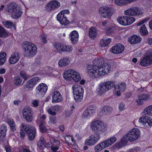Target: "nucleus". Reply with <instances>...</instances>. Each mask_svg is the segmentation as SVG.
Wrapping results in <instances>:
<instances>
[{
  "mask_svg": "<svg viewBox=\"0 0 152 152\" xmlns=\"http://www.w3.org/2000/svg\"><path fill=\"white\" fill-rule=\"evenodd\" d=\"M94 65H88L87 71L92 78H100L107 74L111 69V65L105 63L102 58H95L93 61Z\"/></svg>",
  "mask_w": 152,
  "mask_h": 152,
  "instance_id": "f257e3e1",
  "label": "nucleus"
},
{
  "mask_svg": "<svg viewBox=\"0 0 152 152\" xmlns=\"http://www.w3.org/2000/svg\"><path fill=\"white\" fill-rule=\"evenodd\" d=\"M48 139L50 141V142L45 141L43 137H41L37 143L38 147L40 149H42L43 146L47 147H51V150L54 152L58 150L59 146L60 145V142L52 137H49Z\"/></svg>",
  "mask_w": 152,
  "mask_h": 152,
  "instance_id": "f03ea898",
  "label": "nucleus"
},
{
  "mask_svg": "<svg viewBox=\"0 0 152 152\" xmlns=\"http://www.w3.org/2000/svg\"><path fill=\"white\" fill-rule=\"evenodd\" d=\"M6 10L13 19L20 18L23 13L20 6L14 2H10L7 4Z\"/></svg>",
  "mask_w": 152,
  "mask_h": 152,
  "instance_id": "7ed1b4c3",
  "label": "nucleus"
},
{
  "mask_svg": "<svg viewBox=\"0 0 152 152\" xmlns=\"http://www.w3.org/2000/svg\"><path fill=\"white\" fill-rule=\"evenodd\" d=\"M90 129L94 132L103 133L107 130V125L102 121L95 119L90 123Z\"/></svg>",
  "mask_w": 152,
  "mask_h": 152,
  "instance_id": "20e7f679",
  "label": "nucleus"
},
{
  "mask_svg": "<svg viewBox=\"0 0 152 152\" xmlns=\"http://www.w3.org/2000/svg\"><path fill=\"white\" fill-rule=\"evenodd\" d=\"M22 47L25 55L30 57L34 56L37 52V46L29 42H23L22 44Z\"/></svg>",
  "mask_w": 152,
  "mask_h": 152,
  "instance_id": "39448f33",
  "label": "nucleus"
},
{
  "mask_svg": "<svg viewBox=\"0 0 152 152\" xmlns=\"http://www.w3.org/2000/svg\"><path fill=\"white\" fill-rule=\"evenodd\" d=\"M63 77L66 80H73L78 82L81 79L79 73L76 71L72 69L65 71L63 73Z\"/></svg>",
  "mask_w": 152,
  "mask_h": 152,
  "instance_id": "423d86ee",
  "label": "nucleus"
},
{
  "mask_svg": "<svg viewBox=\"0 0 152 152\" xmlns=\"http://www.w3.org/2000/svg\"><path fill=\"white\" fill-rule=\"evenodd\" d=\"M113 86V82L108 81L101 82L96 89L97 94L100 96L104 95L107 92L112 89Z\"/></svg>",
  "mask_w": 152,
  "mask_h": 152,
  "instance_id": "0eeeda50",
  "label": "nucleus"
},
{
  "mask_svg": "<svg viewBox=\"0 0 152 152\" xmlns=\"http://www.w3.org/2000/svg\"><path fill=\"white\" fill-rule=\"evenodd\" d=\"M74 98L77 102H80L83 99L84 89L82 87L78 85H74L72 87Z\"/></svg>",
  "mask_w": 152,
  "mask_h": 152,
  "instance_id": "6e6552de",
  "label": "nucleus"
},
{
  "mask_svg": "<svg viewBox=\"0 0 152 152\" xmlns=\"http://www.w3.org/2000/svg\"><path fill=\"white\" fill-rule=\"evenodd\" d=\"M54 48L59 53L66 52L70 53L73 50L72 46L70 45L56 42L54 44Z\"/></svg>",
  "mask_w": 152,
  "mask_h": 152,
  "instance_id": "1a4fd4ad",
  "label": "nucleus"
},
{
  "mask_svg": "<svg viewBox=\"0 0 152 152\" xmlns=\"http://www.w3.org/2000/svg\"><path fill=\"white\" fill-rule=\"evenodd\" d=\"M140 134V130L137 128H134L130 129L126 134V136L130 142H132L139 138Z\"/></svg>",
  "mask_w": 152,
  "mask_h": 152,
  "instance_id": "9d476101",
  "label": "nucleus"
},
{
  "mask_svg": "<svg viewBox=\"0 0 152 152\" xmlns=\"http://www.w3.org/2000/svg\"><path fill=\"white\" fill-rule=\"evenodd\" d=\"M117 20L121 25L126 26L133 23L135 21L136 19L133 17L123 16L118 17Z\"/></svg>",
  "mask_w": 152,
  "mask_h": 152,
  "instance_id": "9b49d317",
  "label": "nucleus"
},
{
  "mask_svg": "<svg viewBox=\"0 0 152 152\" xmlns=\"http://www.w3.org/2000/svg\"><path fill=\"white\" fill-rule=\"evenodd\" d=\"M99 13L102 17L104 18H108L113 13V9L110 7L103 6L99 8Z\"/></svg>",
  "mask_w": 152,
  "mask_h": 152,
  "instance_id": "f8f14e48",
  "label": "nucleus"
},
{
  "mask_svg": "<svg viewBox=\"0 0 152 152\" xmlns=\"http://www.w3.org/2000/svg\"><path fill=\"white\" fill-rule=\"evenodd\" d=\"M48 87L44 83L39 84L35 89L36 95L37 96H43L46 93Z\"/></svg>",
  "mask_w": 152,
  "mask_h": 152,
  "instance_id": "ddd939ff",
  "label": "nucleus"
},
{
  "mask_svg": "<svg viewBox=\"0 0 152 152\" xmlns=\"http://www.w3.org/2000/svg\"><path fill=\"white\" fill-rule=\"evenodd\" d=\"M114 90V94L117 96H121V93L125 90L126 88V84L124 82L119 83L113 86Z\"/></svg>",
  "mask_w": 152,
  "mask_h": 152,
  "instance_id": "4468645a",
  "label": "nucleus"
},
{
  "mask_svg": "<svg viewBox=\"0 0 152 152\" xmlns=\"http://www.w3.org/2000/svg\"><path fill=\"white\" fill-rule=\"evenodd\" d=\"M124 13L126 15L132 17L139 15L142 14V12L139 8L136 7H132L128 8L124 11Z\"/></svg>",
  "mask_w": 152,
  "mask_h": 152,
  "instance_id": "2eb2a0df",
  "label": "nucleus"
},
{
  "mask_svg": "<svg viewBox=\"0 0 152 152\" xmlns=\"http://www.w3.org/2000/svg\"><path fill=\"white\" fill-rule=\"evenodd\" d=\"M60 2L57 0H52L46 4L45 9L48 11H54L60 7Z\"/></svg>",
  "mask_w": 152,
  "mask_h": 152,
  "instance_id": "dca6fc26",
  "label": "nucleus"
},
{
  "mask_svg": "<svg viewBox=\"0 0 152 152\" xmlns=\"http://www.w3.org/2000/svg\"><path fill=\"white\" fill-rule=\"evenodd\" d=\"M100 138V136L99 134L96 133L91 135L88 139H86L85 141V144L88 145H93L97 142Z\"/></svg>",
  "mask_w": 152,
  "mask_h": 152,
  "instance_id": "f3484780",
  "label": "nucleus"
},
{
  "mask_svg": "<svg viewBox=\"0 0 152 152\" xmlns=\"http://www.w3.org/2000/svg\"><path fill=\"white\" fill-rule=\"evenodd\" d=\"M95 112L94 107L90 106L86 108L83 111L82 115V118L87 119H90Z\"/></svg>",
  "mask_w": 152,
  "mask_h": 152,
  "instance_id": "a211bd4d",
  "label": "nucleus"
},
{
  "mask_svg": "<svg viewBox=\"0 0 152 152\" xmlns=\"http://www.w3.org/2000/svg\"><path fill=\"white\" fill-rule=\"evenodd\" d=\"M23 116L26 120L28 122L31 121L33 119L32 111L29 107H25L22 111Z\"/></svg>",
  "mask_w": 152,
  "mask_h": 152,
  "instance_id": "6ab92c4d",
  "label": "nucleus"
},
{
  "mask_svg": "<svg viewBox=\"0 0 152 152\" xmlns=\"http://www.w3.org/2000/svg\"><path fill=\"white\" fill-rule=\"evenodd\" d=\"M20 54L17 52L12 53L8 59V62L10 64L17 63L20 59Z\"/></svg>",
  "mask_w": 152,
  "mask_h": 152,
  "instance_id": "aec40b11",
  "label": "nucleus"
},
{
  "mask_svg": "<svg viewBox=\"0 0 152 152\" xmlns=\"http://www.w3.org/2000/svg\"><path fill=\"white\" fill-rule=\"evenodd\" d=\"M138 122L143 125L151 126H152V119L148 116H145L140 118Z\"/></svg>",
  "mask_w": 152,
  "mask_h": 152,
  "instance_id": "412c9836",
  "label": "nucleus"
},
{
  "mask_svg": "<svg viewBox=\"0 0 152 152\" xmlns=\"http://www.w3.org/2000/svg\"><path fill=\"white\" fill-rule=\"evenodd\" d=\"M40 79L39 77H33L28 81L26 83L25 86L28 89H32L38 82L39 81Z\"/></svg>",
  "mask_w": 152,
  "mask_h": 152,
  "instance_id": "4be33fe9",
  "label": "nucleus"
},
{
  "mask_svg": "<svg viewBox=\"0 0 152 152\" xmlns=\"http://www.w3.org/2000/svg\"><path fill=\"white\" fill-rule=\"evenodd\" d=\"M152 64V53H149L141 61L140 64L142 66H146Z\"/></svg>",
  "mask_w": 152,
  "mask_h": 152,
  "instance_id": "5701e85b",
  "label": "nucleus"
},
{
  "mask_svg": "<svg viewBox=\"0 0 152 152\" xmlns=\"http://www.w3.org/2000/svg\"><path fill=\"white\" fill-rule=\"evenodd\" d=\"M113 110L112 107L105 106L102 107L101 110L98 113L99 116L103 115H108L110 114Z\"/></svg>",
  "mask_w": 152,
  "mask_h": 152,
  "instance_id": "b1692460",
  "label": "nucleus"
},
{
  "mask_svg": "<svg viewBox=\"0 0 152 152\" xmlns=\"http://www.w3.org/2000/svg\"><path fill=\"white\" fill-rule=\"evenodd\" d=\"M124 50V46L121 44H118L112 47L111 52L115 54H120Z\"/></svg>",
  "mask_w": 152,
  "mask_h": 152,
  "instance_id": "393cba45",
  "label": "nucleus"
},
{
  "mask_svg": "<svg viewBox=\"0 0 152 152\" xmlns=\"http://www.w3.org/2000/svg\"><path fill=\"white\" fill-rule=\"evenodd\" d=\"M70 63L69 57H64L61 58L58 61V66L60 67H65L68 66Z\"/></svg>",
  "mask_w": 152,
  "mask_h": 152,
  "instance_id": "a878e982",
  "label": "nucleus"
},
{
  "mask_svg": "<svg viewBox=\"0 0 152 152\" xmlns=\"http://www.w3.org/2000/svg\"><path fill=\"white\" fill-rule=\"evenodd\" d=\"M52 103H57L61 102L63 99L61 93L58 91L54 92L52 95Z\"/></svg>",
  "mask_w": 152,
  "mask_h": 152,
  "instance_id": "bb28decb",
  "label": "nucleus"
},
{
  "mask_svg": "<svg viewBox=\"0 0 152 152\" xmlns=\"http://www.w3.org/2000/svg\"><path fill=\"white\" fill-rule=\"evenodd\" d=\"M70 37L72 43H77L78 41L79 38L78 32L75 30L72 31L70 34Z\"/></svg>",
  "mask_w": 152,
  "mask_h": 152,
  "instance_id": "cd10ccee",
  "label": "nucleus"
},
{
  "mask_svg": "<svg viewBox=\"0 0 152 152\" xmlns=\"http://www.w3.org/2000/svg\"><path fill=\"white\" fill-rule=\"evenodd\" d=\"M98 32V31L96 28L92 26L89 29V36L91 39H94L96 37Z\"/></svg>",
  "mask_w": 152,
  "mask_h": 152,
  "instance_id": "c85d7f7f",
  "label": "nucleus"
},
{
  "mask_svg": "<svg viewBox=\"0 0 152 152\" xmlns=\"http://www.w3.org/2000/svg\"><path fill=\"white\" fill-rule=\"evenodd\" d=\"M107 147H108L104 141L96 145L94 149L96 152H99Z\"/></svg>",
  "mask_w": 152,
  "mask_h": 152,
  "instance_id": "c756f323",
  "label": "nucleus"
},
{
  "mask_svg": "<svg viewBox=\"0 0 152 152\" xmlns=\"http://www.w3.org/2000/svg\"><path fill=\"white\" fill-rule=\"evenodd\" d=\"M141 40L142 38L140 36L136 35H134L129 38V41L132 44L139 43Z\"/></svg>",
  "mask_w": 152,
  "mask_h": 152,
  "instance_id": "7c9ffc66",
  "label": "nucleus"
},
{
  "mask_svg": "<svg viewBox=\"0 0 152 152\" xmlns=\"http://www.w3.org/2000/svg\"><path fill=\"white\" fill-rule=\"evenodd\" d=\"M57 19L60 22V24L62 25L66 26L69 23V20L66 19L65 16H57Z\"/></svg>",
  "mask_w": 152,
  "mask_h": 152,
  "instance_id": "2f4dec72",
  "label": "nucleus"
},
{
  "mask_svg": "<svg viewBox=\"0 0 152 152\" xmlns=\"http://www.w3.org/2000/svg\"><path fill=\"white\" fill-rule=\"evenodd\" d=\"M142 113L146 115L152 116V105H149L145 107Z\"/></svg>",
  "mask_w": 152,
  "mask_h": 152,
  "instance_id": "473e14b6",
  "label": "nucleus"
},
{
  "mask_svg": "<svg viewBox=\"0 0 152 152\" xmlns=\"http://www.w3.org/2000/svg\"><path fill=\"white\" fill-rule=\"evenodd\" d=\"M2 23L4 26L7 28H15V24L9 20H6L2 22Z\"/></svg>",
  "mask_w": 152,
  "mask_h": 152,
  "instance_id": "72a5a7b5",
  "label": "nucleus"
},
{
  "mask_svg": "<svg viewBox=\"0 0 152 152\" xmlns=\"http://www.w3.org/2000/svg\"><path fill=\"white\" fill-rule=\"evenodd\" d=\"M66 142L69 145H74L75 143V141L72 136L69 135L66 136L65 137Z\"/></svg>",
  "mask_w": 152,
  "mask_h": 152,
  "instance_id": "f704fd0d",
  "label": "nucleus"
},
{
  "mask_svg": "<svg viewBox=\"0 0 152 152\" xmlns=\"http://www.w3.org/2000/svg\"><path fill=\"white\" fill-rule=\"evenodd\" d=\"M111 41V39L110 38L107 39H102L99 42L100 46L102 48L107 47L110 44Z\"/></svg>",
  "mask_w": 152,
  "mask_h": 152,
  "instance_id": "c9c22d12",
  "label": "nucleus"
},
{
  "mask_svg": "<svg viewBox=\"0 0 152 152\" xmlns=\"http://www.w3.org/2000/svg\"><path fill=\"white\" fill-rule=\"evenodd\" d=\"M39 128L41 132H48V130L45 126V122L44 121H40L39 122Z\"/></svg>",
  "mask_w": 152,
  "mask_h": 152,
  "instance_id": "e433bc0d",
  "label": "nucleus"
},
{
  "mask_svg": "<svg viewBox=\"0 0 152 152\" xmlns=\"http://www.w3.org/2000/svg\"><path fill=\"white\" fill-rule=\"evenodd\" d=\"M36 129L35 127L32 128V130L28 132V137L29 140H33L36 134Z\"/></svg>",
  "mask_w": 152,
  "mask_h": 152,
  "instance_id": "4c0bfd02",
  "label": "nucleus"
},
{
  "mask_svg": "<svg viewBox=\"0 0 152 152\" xmlns=\"http://www.w3.org/2000/svg\"><path fill=\"white\" fill-rule=\"evenodd\" d=\"M116 137H115L113 136L110 137L109 139L104 141L108 147L114 143L115 142H116Z\"/></svg>",
  "mask_w": 152,
  "mask_h": 152,
  "instance_id": "58836bf2",
  "label": "nucleus"
},
{
  "mask_svg": "<svg viewBox=\"0 0 152 152\" xmlns=\"http://www.w3.org/2000/svg\"><path fill=\"white\" fill-rule=\"evenodd\" d=\"M6 54L4 52H1L0 53V66H2L4 64L6 58Z\"/></svg>",
  "mask_w": 152,
  "mask_h": 152,
  "instance_id": "ea45409f",
  "label": "nucleus"
},
{
  "mask_svg": "<svg viewBox=\"0 0 152 152\" xmlns=\"http://www.w3.org/2000/svg\"><path fill=\"white\" fill-rule=\"evenodd\" d=\"M139 98H141L144 101H147L151 99L150 95L147 93H145L138 95Z\"/></svg>",
  "mask_w": 152,
  "mask_h": 152,
  "instance_id": "a19ab883",
  "label": "nucleus"
},
{
  "mask_svg": "<svg viewBox=\"0 0 152 152\" xmlns=\"http://www.w3.org/2000/svg\"><path fill=\"white\" fill-rule=\"evenodd\" d=\"M7 127L4 125L0 126V136L4 137L6 134Z\"/></svg>",
  "mask_w": 152,
  "mask_h": 152,
  "instance_id": "79ce46f5",
  "label": "nucleus"
},
{
  "mask_svg": "<svg viewBox=\"0 0 152 152\" xmlns=\"http://www.w3.org/2000/svg\"><path fill=\"white\" fill-rule=\"evenodd\" d=\"M21 129L25 132H27L28 131H30L32 130V128H35V127H32L31 126H29L27 125L22 124L21 125Z\"/></svg>",
  "mask_w": 152,
  "mask_h": 152,
  "instance_id": "37998d69",
  "label": "nucleus"
},
{
  "mask_svg": "<svg viewBox=\"0 0 152 152\" xmlns=\"http://www.w3.org/2000/svg\"><path fill=\"white\" fill-rule=\"evenodd\" d=\"M19 74L20 76L24 79L25 81L28 79L29 77L28 75L23 70H22L20 71Z\"/></svg>",
  "mask_w": 152,
  "mask_h": 152,
  "instance_id": "c03bdc74",
  "label": "nucleus"
},
{
  "mask_svg": "<svg viewBox=\"0 0 152 152\" xmlns=\"http://www.w3.org/2000/svg\"><path fill=\"white\" fill-rule=\"evenodd\" d=\"M8 36V33L0 26V37L5 38Z\"/></svg>",
  "mask_w": 152,
  "mask_h": 152,
  "instance_id": "a18cd8bd",
  "label": "nucleus"
},
{
  "mask_svg": "<svg viewBox=\"0 0 152 152\" xmlns=\"http://www.w3.org/2000/svg\"><path fill=\"white\" fill-rule=\"evenodd\" d=\"M52 110L56 113V115L62 110L61 106L58 105H56L52 107Z\"/></svg>",
  "mask_w": 152,
  "mask_h": 152,
  "instance_id": "49530a36",
  "label": "nucleus"
},
{
  "mask_svg": "<svg viewBox=\"0 0 152 152\" xmlns=\"http://www.w3.org/2000/svg\"><path fill=\"white\" fill-rule=\"evenodd\" d=\"M39 101L37 99L33 100L31 102V105L32 107H37L39 105Z\"/></svg>",
  "mask_w": 152,
  "mask_h": 152,
  "instance_id": "de8ad7c7",
  "label": "nucleus"
},
{
  "mask_svg": "<svg viewBox=\"0 0 152 152\" xmlns=\"http://www.w3.org/2000/svg\"><path fill=\"white\" fill-rule=\"evenodd\" d=\"M140 31L143 35H146L148 34V31L145 25H143L140 28Z\"/></svg>",
  "mask_w": 152,
  "mask_h": 152,
  "instance_id": "09e8293b",
  "label": "nucleus"
},
{
  "mask_svg": "<svg viewBox=\"0 0 152 152\" xmlns=\"http://www.w3.org/2000/svg\"><path fill=\"white\" fill-rule=\"evenodd\" d=\"M120 142H119L116 144H115L111 148L112 150H114L116 149H120L123 147L121 143Z\"/></svg>",
  "mask_w": 152,
  "mask_h": 152,
  "instance_id": "8fccbe9b",
  "label": "nucleus"
},
{
  "mask_svg": "<svg viewBox=\"0 0 152 152\" xmlns=\"http://www.w3.org/2000/svg\"><path fill=\"white\" fill-rule=\"evenodd\" d=\"M22 80L20 77H16L15 78V84L16 85H20L22 83Z\"/></svg>",
  "mask_w": 152,
  "mask_h": 152,
  "instance_id": "3c124183",
  "label": "nucleus"
},
{
  "mask_svg": "<svg viewBox=\"0 0 152 152\" xmlns=\"http://www.w3.org/2000/svg\"><path fill=\"white\" fill-rule=\"evenodd\" d=\"M69 10H64L61 11L57 15L62 16H65L66 14H69Z\"/></svg>",
  "mask_w": 152,
  "mask_h": 152,
  "instance_id": "603ef678",
  "label": "nucleus"
},
{
  "mask_svg": "<svg viewBox=\"0 0 152 152\" xmlns=\"http://www.w3.org/2000/svg\"><path fill=\"white\" fill-rule=\"evenodd\" d=\"M129 141L128 140V139L127 138H126V135L125 136L123 137L121 140L120 141L121 143V144L123 147L126 145L127 142L128 141Z\"/></svg>",
  "mask_w": 152,
  "mask_h": 152,
  "instance_id": "864d4df0",
  "label": "nucleus"
},
{
  "mask_svg": "<svg viewBox=\"0 0 152 152\" xmlns=\"http://www.w3.org/2000/svg\"><path fill=\"white\" fill-rule=\"evenodd\" d=\"M7 123L10 127L15 125L14 121L12 119H8L7 120Z\"/></svg>",
  "mask_w": 152,
  "mask_h": 152,
  "instance_id": "5fc2aeb1",
  "label": "nucleus"
},
{
  "mask_svg": "<svg viewBox=\"0 0 152 152\" xmlns=\"http://www.w3.org/2000/svg\"><path fill=\"white\" fill-rule=\"evenodd\" d=\"M150 19V18L148 17L145 18L143 20H141L137 24V26H139L142 25L143 24L149 20Z\"/></svg>",
  "mask_w": 152,
  "mask_h": 152,
  "instance_id": "6e6d98bb",
  "label": "nucleus"
},
{
  "mask_svg": "<svg viewBox=\"0 0 152 152\" xmlns=\"http://www.w3.org/2000/svg\"><path fill=\"white\" fill-rule=\"evenodd\" d=\"M41 40L42 42L44 44H45L47 43V36L45 34H42L41 35Z\"/></svg>",
  "mask_w": 152,
  "mask_h": 152,
  "instance_id": "4d7b16f0",
  "label": "nucleus"
},
{
  "mask_svg": "<svg viewBox=\"0 0 152 152\" xmlns=\"http://www.w3.org/2000/svg\"><path fill=\"white\" fill-rule=\"evenodd\" d=\"M19 152H31L29 149L22 147L20 148L19 149Z\"/></svg>",
  "mask_w": 152,
  "mask_h": 152,
  "instance_id": "13d9d810",
  "label": "nucleus"
},
{
  "mask_svg": "<svg viewBox=\"0 0 152 152\" xmlns=\"http://www.w3.org/2000/svg\"><path fill=\"white\" fill-rule=\"evenodd\" d=\"M56 122V119L55 117H50L49 118V120L48 123L50 124H54Z\"/></svg>",
  "mask_w": 152,
  "mask_h": 152,
  "instance_id": "bf43d9fd",
  "label": "nucleus"
},
{
  "mask_svg": "<svg viewBox=\"0 0 152 152\" xmlns=\"http://www.w3.org/2000/svg\"><path fill=\"white\" fill-rule=\"evenodd\" d=\"M143 100L141 98H139L137 100V105L138 106H140L143 104Z\"/></svg>",
  "mask_w": 152,
  "mask_h": 152,
  "instance_id": "052dcab7",
  "label": "nucleus"
},
{
  "mask_svg": "<svg viewBox=\"0 0 152 152\" xmlns=\"http://www.w3.org/2000/svg\"><path fill=\"white\" fill-rule=\"evenodd\" d=\"M47 111L48 113L52 115H56V113L52 110V107L50 109L47 110Z\"/></svg>",
  "mask_w": 152,
  "mask_h": 152,
  "instance_id": "680f3d73",
  "label": "nucleus"
},
{
  "mask_svg": "<svg viewBox=\"0 0 152 152\" xmlns=\"http://www.w3.org/2000/svg\"><path fill=\"white\" fill-rule=\"evenodd\" d=\"M118 108L121 111L123 110L125 108L124 104L122 103H121L119 105Z\"/></svg>",
  "mask_w": 152,
  "mask_h": 152,
  "instance_id": "e2e57ef3",
  "label": "nucleus"
},
{
  "mask_svg": "<svg viewBox=\"0 0 152 152\" xmlns=\"http://www.w3.org/2000/svg\"><path fill=\"white\" fill-rule=\"evenodd\" d=\"M20 137L22 139H23L25 135V133L24 131L22 129H21L20 132Z\"/></svg>",
  "mask_w": 152,
  "mask_h": 152,
  "instance_id": "0e129e2a",
  "label": "nucleus"
},
{
  "mask_svg": "<svg viewBox=\"0 0 152 152\" xmlns=\"http://www.w3.org/2000/svg\"><path fill=\"white\" fill-rule=\"evenodd\" d=\"M46 118V116L45 115L43 114L40 117H39L38 119H37V121L39 122L41 121H39V119H42L43 120H45Z\"/></svg>",
  "mask_w": 152,
  "mask_h": 152,
  "instance_id": "69168bd1",
  "label": "nucleus"
},
{
  "mask_svg": "<svg viewBox=\"0 0 152 152\" xmlns=\"http://www.w3.org/2000/svg\"><path fill=\"white\" fill-rule=\"evenodd\" d=\"M10 129L11 131L15 132L16 130V125H15L13 126L10 127Z\"/></svg>",
  "mask_w": 152,
  "mask_h": 152,
  "instance_id": "338daca9",
  "label": "nucleus"
},
{
  "mask_svg": "<svg viewBox=\"0 0 152 152\" xmlns=\"http://www.w3.org/2000/svg\"><path fill=\"white\" fill-rule=\"evenodd\" d=\"M149 25L150 29H152V19L149 22Z\"/></svg>",
  "mask_w": 152,
  "mask_h": 152,
  "instance_id": "774afa93",
  "label": "nucleus"
}]
</instances>
